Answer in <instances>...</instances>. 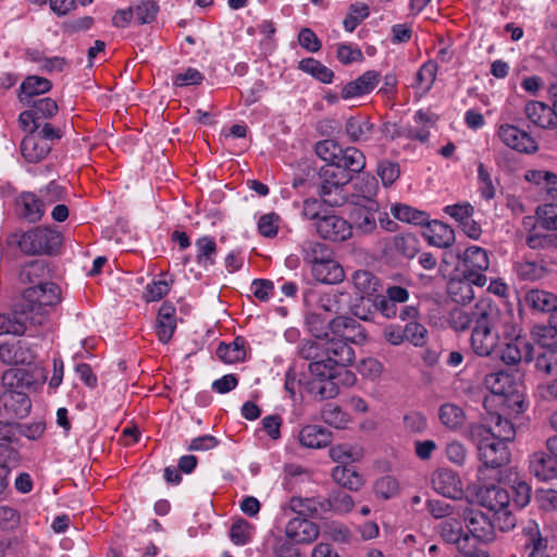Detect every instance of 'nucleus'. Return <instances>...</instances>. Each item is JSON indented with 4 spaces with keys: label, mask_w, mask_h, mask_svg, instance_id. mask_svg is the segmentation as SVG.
<instances>
[{
    "label": "nucleus",
    "mask_w": 557,
    "mask_h": 557,
    "mask_svg": "<svg viewBox=\"0 0 557 557\" xmlns=\"http://www.w3.org/2000/svg\"><path fill=\"white\" fill-rule=\"evenodd\" d=\"M434 491L444 497L457 499L462 495V485L459 476L450 469H438L432 475Z\"/></svg>",
    "instance_id": "obj_21"
},
{
    "label": "nucleus",
    "mask_w": 557,
    "mask_h": 557,
    "mask_svg": "<svg viewBox=\"0 0 557 557\" xmlns=\"http://www.w3.org/2000/svg\"><path fill=\"white\" fill-rule=\"evenodd\" d=\"M525 305L533 311L554 313L557 309V295L543 289H531L524 295Z\"/></svg>",
    "instance_id": "obj_35"
},
{
    "label": "nucleus",
    "mask_w": 557,
    "mask_h": 557,
    "mask_svg": "<svg viewBox=\"0 0 557 557\" xmlns=\"http://www.w3.org/2000/svg\"><path fill=\"white\" fill-rule=\"evenodd\" d=\"M347 298L345 293H325L319 297L318 307L325 312L338 314L346 308Z\"/></svg>",
    "instance_id": "obj_51"
},
{
    "label": "nucleus",
    "mask_w": 557,
    "mask_h": 557,
    "mask_svg": "<svg viewBox=\"0 0 557 557\" xmlns=\"http://www.w3.org/2000/svg\"><path fill=\"white\" fill-rule=\"evenodd\" d=\"M325 506H329V504L323 497H292L288 503V508L301 518H321L326 513Z\"/></svg>",
    "instance_id": "obj_27"
},
{
    "label": "nucleus",
    "mask_w": 557,
    "mask_h": 557,
    "mask_svg": "<svg viewBox=\"0 0 557 557\" xmlns=\"http://www.w3.org/2000/svg\"><path fill=\"white\" fill-rule=\"evenodd\" d=\"M484 384L495 396L507 397L516 392L512 376L503 370L488 373L484 379Z\"/></svg>",
    "instance_id": "obj_37"
},
{
    "label": "nucleus",
    "mask_w": 557,
    "mask_h": 557,
    "mask_svg": "<svg viewBox=\"0 0 557 557\" xmlns=\"http://www.w3.org/2000/svg\"><path fill=\"white\" fill-rule=\"evenodd\" d=\"M29 132L21 143V151L26 161L37 163L45 159L51 151V144L47 143L36 135V131L26 129Z\"/></svg>",
    "instance_id": "obj_25"
},
{
    "label": "nucleus",
    "mask_w": 557,
    "mask_h": 557,
    "mask_svg": "<svg viewBox=\"0 0 557 557\" xmlns=\"http://www.w3.org/2000/svg\"><path fill=\"white\" fill-rule=\"evenodd\" d=\"M496 134L506 147L519 153L533 154L539 151V144L533 136L513 124H500Z\"/></svg>",
    "instance_id": "obj_10"
},
{
    "label": "nucleus",
    "mask_w": 557,
    "mask_h": 557,
    "mask_svg": "<svg viewBox=\"0 0 557 557\" xmlns=\"http://www.w3.org/2000/svg\"><path fill=\"white\" fill-rule=\"evenodd\" d=\"M298 355L310 362L325 357L324 342L321 339H302L298 346Z\"/></svg>",
    "instance_id": "obj_55"
},
{
    "label": "nucleus",
    "mask_w": 557,
    "mask_h": 557,
    "mask_svg": "<svg viewBox=\"0 0 557 557\" xmlns=\"http://www.w3.org/2000/svg\"><path fill=\"white\" fill-rule=\"evenodd\" d=\"M314 151L319 158L326 162L325 165L335 166L341 153V146L332 139H323L315 144Z\"/></svg>",
    "instance_id": "obj_58"
},
{
    "label": "nucleus",
    "mask_w": 557,
    "mask_h": 557,
    "mask_svg": "<svg viewBox=\"0 0 557 557\" xmlns=\"http://www.w3.org/2000/svg\"><path fill=\"white\" fill-rule=\"evenodd\" d=\"M440 536L448 544H454L459 552L468 550L472 545L470 534L463 530L462 523L457 519H446L438 524Z\"/></svg>",
    "instance_id": "obj_24"
},
{
    "label": "nucleus",
    "mask_w": 557,
    "mask_h": 557,
    "mask_svg": "<svg viewBox=\"0 0 557 557\" xmlns=\"http://www.w3.org/2000/svg\"><path fill=\"white\" fill-rule=\"evenodd\" d=\"M438 418L441 422L450 430L459 429L466 421V414L462 408L451 403H446L440 407Z\"/></svg>",
    "instance_id": "obj_46"
},
{
    "label": "nucleus",
    "mask_w": 557,
    "mask_h": 557,
    "mask_svg": "<svg viewBox=\"0 0 557 557\" xmlns=\"http://www.w3.org/2000/svg\"><path fill=\"white\" fill-rule=\"evenodd\" d=\"M157 335L161 343L166 344L172 338L175 329V308L170 304H162L157 318Z\"/></svg>",
    "instance_id": "obj_36"
},
{
    "label": "nucleus",
    "mask_w": 557,
    "mask_h": 557,
    "mask_svg": "<svg viewBox=\"0 0 557 557\" xmlns=\"http://www.w3.org/2000/svg\"><path fill=\"white\" fill-rule=\"evenodd\" d=\"M299 69L324 84L332 83L334 77V72L331 69L313 58L301 60L299 62Z\"/></svg>",
    "instance_id": "obj_50"
},
{
    "label": "nucleus",
    "mask_w": 557,
    "mask_h": 557,
    "mask_svg": "<svg viewBox=\"0 0 557 557\" xmlns=\"http://www.w3.org/2000/svg\"><path fill=\"white\" fill-rule=\"evenodd\" d=\"M393 215L403 222L414 225H426L429 215L424 211L414 209L408 205L396 203L391 209Z\"/></svg>",
    "instance_id": "obj_48"
},
{
    "label": "nucleus",
    "mask_w": 557,
    "mask_h": 557,
    "mask_svg": "<svg viewBox=\"0 0 557 557\" xmlns=\"http://www.w3.org/2000/svg\"><path fill=\"white\" fill-rule=\"evenodd\" d=\"M325 502L329 504L325 506L326 512L332 510L338 513L349 512L355 504L351 496L341 490L332 491Z\"/></svg>",
    "instance_id": "obj_52"
},
{
    "label": "nucleus",
    "mask_w": 557,
    "mask_h": 557,
    "mask_svg": "<svg viewBox=\"0 0 557 557\" xmlns=\"http://www.w3.org/2000/svg\"><path fill=\"white\" fill-rule=\"evenodd\" d=\"M135 15V23L147 24L151 23L158 13V5L154 1L143 0L136 7L133 8Z\"/></svg>",
    "instance_id": "obj_62"
},
{
    "label": "nucleus",
    "mask_w": 557,
    "mask_h": 557,
    "mask_svg": "<svg viewBox=\"0 0 557 557\" xmlns=\"http://www.w3.org/2000/svg\"><path fill=\"white\" fill-rule=\"evenodd\" d=\"M319 196L325 205L341 207L347 201L346 186L351 176L332 165H323L319 171Z\"/></svg>",
    "instance_id": "obj_8"
},
{
    "label": "nucleus",
    "mask_w": 557,
    "mask_h": 557,
    "mask_svg": "<svg viewBox=\"0 0 557 557\" xmlns=\"http://www.w3.org/2000/svg\"><path fill=\"white\" fill-rule=\"evenodd\" d=\"M16 214L29 223H36L45 214V202L32 191H23L15 199Z\"/></svg>",
    "instance_id": "obj_20"
},
{
    "label": "nucleus",
    "mask_w": 557,
    "mask_h": 557,
    "mask_svg": "<svg viewBox=\"0 0 557 557\" xmlns=\"http://www.w3.org/2000/svg\"><path fill=\"white\" fill-rule=\"evenodd\" d=\"M298 438L307 448H322L331 444L332 433L321 425L310 424L300 430Z\"/></svg>",
    "instance_id": "obj_34"
},
{
    "label": "nucleus",
    "mask_w": 557,
    "mask_h": 557,
    "mask_svg": "<svg viewBox=\"0 0 557 557\" xmlns=\"http://www.w3.org/2000/svg\"><path fill=\"white\" fill-rule=\"evenodd\" d=\"M246 341L242 336L234 338L232 343H220L216 348L218 358L225 363H235L243 361L246 356Z\"/></svg>",
    "instance_id": "obj_41"
},
{
    "label": "nucleus",
    "mask_w": 557,
    "mask_h": 557,
    "mask_svg": "<svg viewBox=\"0 0 557 557\" xmlns=\"http://www.w3.org/2000/svg\"><path fill=\"white\" fill-rule=\"evenodd\" d=\"M420 250L418 237L411 233H400L389 237L384 245V252L412 259Z\"/></svg>",
    "instance_id": "obj_23"
},
{
    "label": "nucleus",
    "mask_w": 557,
    "mask_h": 557,
    "mask_svg": "<svg viewBox=\"0 0 557 557\" xmlns=\"http://www.w3.org/2000/svg\"><path fill=\"white\" fill-rule=\"evenodd\" d=\"M523 549L528 557H550L549 541L542 534L539 523L532 519L522 525Z\"/></svg>",
    "instance_id": "obj_14"
},
{
    "label": "nucleus",
    "mask_w": 557,
    "mask_h": 557,
    "mask_svg": "<svg viewBox=\"0 0 557 557\" xmlns=\"http://www.w3.org/2000/svg\"><path fill=\"white\" fill-rule=\"evenodd\" d=\"M61 301V289L52 282H41L26 288L22 305L29 314V323L34 326L44 325L48 321L50 310Z\"/></svg>",
    "instance_id": "obj_3"
},
{
    "label": "nucleus",
    "mask_w": 557,
    "mask_h": 557,
    "mask_svg": "<svg viewBox=\"0 0 557 557\" xmlns=\"http://www.w3.org/2000/svg\"><path fill=\"white\" fill-rule=\"evenodd\" d=\"M369 14V7L366 3L355 2L350 4L349 12L343 22L344 28L352 33Z\"/></svg>",
    "instance_id": "obj_57"
},
{
    "label": "nucleus",
    "mask_w": 557,
    "mask_h": 557,
    "mask_svg": "<svg viewBox=\"0 0 557 557\" xmlns=\"http://www.w3.org/2000/svg\"><path fill=\"white\" fill-rule=\"evenodd\" d=\"M447 293L457 304H468L474 298L473 287L465 276L463 278H451L447 284Z\"/></svg>",
    "instance_id": "obj_47"
},
{
    "label": "nucleus",
    "mask_w": 557,
    "mask_h": 557,
    "mask_svg": "<svg viewBox=\"0 0 557 557\" xmlns=\"http://www.w3.org/2000/svg\"><path fill=\"white\" fill-rule=\"evenodd\" d=\"M322 419L325 423L336 429H344L349 418L339 406L326 404L321 411Z\"/></svg>",
    "instance_id": "obj_59"
},
{
    "label": "nucleus",
    "mask_w": 557,
    "mask_h": 557,
    "mask_svg": "<svg viewBox=\"0 0 557 557\" xmlns=\"http://www.w3.org/2000/svg\"><path fill=\"white\" fill-rule=\"evenodd\" d=\"M485 429L493 434V437L503 442H511L516 437V430L512 422L506 418H503L497 412H487V417L484 418Z\"/></svg>",
    "instance_id": "obj_33"
},
{
    "label": "nucleus",
    "mask_w": 557,
    "mask_h": 557,
    "mask_svg": "<svg viewBox=\"0 0 557 557\" xmlns=\"http://www.w3.org/2000/svg\"><path fill=\"white\" fill-rule=\"evenodd\" d=\"M301 253L304 261L309 263L311 268L325 261L334 255L333 249L318 240H306L301 245Z\"/></svg>",
    "instance_id": "obj_39"
},
{
    "label": "nucleus",
    "mask_w": 557,
    "mask_h": 557,
    "mask_svg": "<svg viewBox=\"0 0 557 557\" xmlns=\"http://www.w3.org/2000/svg\"><path fill=\"white\" fill-rule=\"evenodd\" d=\"M480 504L492 512L510 506L509 493L499 485L482 487L478 493Z\"/></svg>",
    "instance_id": "obj_30"
},
{
    "label": "nucleus",
    "mask_w": 557,
    "mask_h": 557,
    "mask_svg": "<svg viewBox=\"0 0 557 557\" xmlns=\"http://www.w3.org/2000/svg\"><path fill=\"white\" fill-rule=\"evenodd\" d=\"M463 522L467 533L470 534V541L475 540L482 543H488L494 540L495 524L491 518L479 509L468 508L463 511Z\"/></svg>",
    "instance_id": "obj_12"
},
{
    "label": "nucleus",
    "mask_w": 557,
    "mask_h": 557,
    "mask_svg": "<svg viewBox=\"0 0 557 557\" xmlns=\"http://www.w3.org/2000/svg\"><path fill=\"white\" fill-rule=\"evenodd\" d=\"M532 336L542 348L557 349V324L549 318L547 325H535L532 329Z\"/></svg>",
    "instance_id": "obj_45"
},
{
    "label": "nucleus",
    "mask_w": 557,
    "mask_h": 557,
    "mask_svg": "<svg viewBox=\"0 0 557 557\" xmlns=\"http://www.w3.org/2000/svg\"><path fill=\"white\" fill-rule=\"evenodd\" d=\"M34 324L29 323V314L23 308L20 301L14 311L7 314H0V335L21 336L25 334Z\"/></svg>",
    "instance_id": "obj_19"
},
{
    "label": "nucleus",
    "mask_w": 557,
    "mask_h": 557,
    "mask_svg": "<svg viewBox=\"0 0 557 557\" xmlns=\"http://www.w3.org/2000/svg\"><path fill=\"white\" fill-rule=\"evenodd\" d=\"M525 180L536 185H544L549 199L557 198V174L549 171L532 170L525 173Z\"/></svg>",
    "instance_id": "obj_44"
},
{
    "label": "nucleus",
    "mask_w": 557,
    "mask_h": 557,
    "mask_svg": "<svg viewBox=\"0 0 557 557\" xmlns=\"http://www.w3.org/2000/svg\"><path fill=\"white\" fill-rule=\"evenodd\" d=\"M374 125L363 116H351L346 121L345 131L354 143L368 140L373 133Z\"/></svg>",
    "instance_id": "obj_43"
},
{
    "label": "nucleus",
    "mask_w": 557,
    "mask_h": 557,
    "mask_svg": "<svg viewBox=\"0 0 557 557\" xmlns=\"http://www.w3.org/2000/svg\"><path fill=\"white\" fill-rule=\"evenodd\" d=\"M523 113L528 121L541 129H553L557 127V117L554 113L553 104L537 100H529L523 108Z\"/></svg>",
    "instance_id": "obj_17"
},
{
    "label": "nucleus",
    "mask_w": 557,
    "mask_h": 557,
    "mask_svg": "<svg viewBox=\"0 0 557 557\" xmlns=\"http://www.w3.org/2000/svg\"><path fill=\"white\" fill-rule=\"evenodd\" d=\"M380 81V73L367 71L355 81L343 86L341 97L345 100L363 96L372 91Z\"/></svg>",
    "instance_id": "obj_26"
},
{
    "label": "nucleus",
    "mask_w": 557,
    "mask_h": 557,
    "mask_svg": "<svg viewBox=\"0 0 557 557\" xmlns=\"http://www.w3.org/2000/svg\"><path fill=\"white\" fill-rule=\"evenodd\" d=\"M308 369L311 379L306 380V391L309 394L319 400L332 399L339 394L335 380L341 372L327 358L310 362Z\"/></svg>",
    "instance_id": "obj_6"
},
{
    "label": "nucleus",
    "mask_w": 557,
    "mask_h": 557,
    "mask_svg": "<svg viewBox=\"0 0 557 557\" xmlns=\"http://www.w3.org/2000/svg\"><path fill=\"white\" fill-rule=\"evenodd\" d=\"M325 358H327L337 369L344 371L347 376L352 374L345 368L352 363L355 359V351L348 342L338 339L334 336L324 342Z\"/></svg>",
    "instance_id": "obj_16"
},
{
    "label": "nucleus",
    "mask_w": 557,
    "mask_h": 557,
    "mask_svg": "<svg viewBox=\"0 0 557 557\" xmlns=\"http://www.w3.org/2000/svg\"><path fill=\"white\" fill-rule=\"evenodd\" d=\"M376 190L377 182L374 177H371L366 184V191L368 196L354 203L349 213V223L352 225V230L355 228L356 232L361 235H370L377 227L376 214L380 211V206L377 201L372 199V196L376 194Z\"/></svg>",
    "instance_id": "obj_7"
},
{
    "label": "nucleus",
    "mask_w": 557,
    "mask_h": 557,
    "mask_svg": "<svg viewBox=\"0 0 557 557\" xmlns=\"http://www.w3.org/2000/svg\"><path fill=\"white\" fill-rule=\"evenodd\" d=\"M196 261L205 270L214 265L218 256L215 240L209 236H202L195 242Z\"/></svg>",
    "instance_id": "obj_40"
},
{
    "label": "nucleus",
    "mask_w": 557,
    "mask_h": 557,
    "mask_svg": "<svg viewBox=\"0 0 557 557\" xmlns=\"http://www.w3.org/2000/svg\"><path fill=\"white\" fill-rule=\"evenodd\" d=\"M529 470L540 481H548L557 478V456L549 450L535 451L530 455Z\"/></svg>",
    "instance_id": "obj_22"
},
{
    "label": "nucleus",
    "mask_w": 557,
    "mask_h": 557,
    "mask_svg": "<svg viewBox=\"0 0 557 557\" xmlns=\"http://www.w3.org/2000/svg\"><path fill=\"white\" fill-rule=\"evenodd\" d=\"M364 166L366 157L359 149L355 147H347L343 149L341 147V153H338L334 168L346 172L352 180L355 174L360 173Z\"/></svg>",
    "instance_id": "obj_32"
},
{
    "label": "nucleus",
    "mask_w": 557,
    "mask_h": 557,
    "mask_svg": "<svg viewBox=\"0 0 557 557\" xmlns=\"http://www.w3.org/2000/svg\"><path fill=\"white\" fill-rule=\"evenodd\" d=\"M485 319L488 325L474 337L476 356L490 357L498 350L500 360L507 366L532 361L533 345L522 335V327L510 309L503 308L499 315Z\"/></svg>",
    "instance_id": "obj_1"
},
{
    "label": "nucleus",
    "mask_w": 557,
    "mask_h": 557,
    "mask_svg": "<svg viewBox=\"0 0 557 557\" xmlns=\"http://www.w3.org/2000/svg\"><path fill=\"white\" fill-rule=\"evenodd\" d=\"M534 366L536 371L544 375L557 377V349H547L539 354Z\"/></svg>",
    "instance_id": "obj_56"
},
{
    "label": "nucleus",
    "mask_w": 557,
    "mask_h": 557,
    "mask_svg": "<svg viewBox=\"0 0 557 557\" xmlns=\"http://www.w3.org/2000/svg\"><path fill=\"white\" fill-rule=\"evenodd\" d=\"M437 64L433 61L425 62L416 73L413 87L422 91H429L435 81Z\"/></svg>",
    "instance_id": "obj_54"
},
{
    "label": "nucleus",
    "mask_w": 557,
    "mask_h": 557,
    "mask_svg": "<svg viewBox=\"0 0 557 557\" xmlns=\"http://www.w3.org/2000/svg\"><path fill=\"white\" fill-rule=\"evenodd\" d=\"M330 330L334 337L352 344H361L366 339L364 329L356 319L337 315L330 321Z\"/></svg>",
    "instance_id": "obj_15"
},
{
    "label": "nucleus",
    "mask_w": 557,
    "mask_h": 557,
    "mask_svg": "<svg viewBox=\"0 0 557 557\" xmlns=\"http://www.w3.org/2000/svg\"><path fill=\"white\" fill-rule=\"evenodd\" d=\"M319 236L325 240L342 243L352 236V225L342 216L326 214L315 223Z\"/></svg>",
    "instance_id": "obj_13"
},
{
    "label": "nucleus",
    "mask_w": 557,
    "mask_h": 557,
    "mask_svg": "<svg viewBox=\"0 0 557 557\" xmlns=\"http://www.w3.org/2000/svg\"><path fill=\"white\" fill-rule=\"evenodd\" d=\"M502 310L503 308L497 304L488 299H481L469 311L462 308L453 309L449 312L447 321L449 326L456 332H465L472 325L470 346L472 351L476 355L478 349L474 346V337L478 334L476 332L484 330V326L488 325L487 321L485 322L486 317L499 315Z\"/></svg>",
    "instance_id": "obj_5"
},
{
    "label": "nucleus",
    "mask_w": 557,
    "mask_h": 557,
    "mask_svg": "<svg viewBox=\"0 0 557 557\" xmlns=\"http://www.w3.org/2000/svg\"><path fill=\"white\" fill-rule=\"evenodd\" d=\"M311 274L315 281L323 284H338L345 278V272L341 263L332 255L325 261L311 268Z\"/></svg>",
    "instance_id": "obj_28"
},
{
    "label": "nucleus",
    "mask_w": 557,
    "mask_h": 557,
    "mask_svg": "<svg viewBox=\"0 0 557 557\" xmlns=\"http://www.w3.org/2000/svg\"><path fill=\"white\" fill-rule=\"evenodd\" d=\"M424 236L430 245L438 248H448L455 243V232L446 223L434 220L426 223Z\"/></svg>",
    "instance_id": "obj_31"
},
{
    "label": "nucleus",
    "mask_w": 557,
    "mask_h": 557,
    "mask_svg": "<svg viewBox=\"0 0 557 557\" xmlns=\"http://www.w3.org/2000/svg\"><path fill=\"white\" fill-rule=\"evenodd\" d=\"M462 261L463 271H486L490 267V258L485 249L478 246L468 247L462 255L458 253Z\"/></svg>",
    "instance_id": "obj_38"
},
{
    "label": "nucleus",
    "mask_w": 557,
    "mask_h": 557,
    "mask_svg": "<svg viewBox=\"0 0 557 557\" xmlns=\"http://www.w3.org/2000/svg\"><path fill=\"white\" fill-rule=\"evenodd\" d=\"M29 107L30 109L18 115V123L23 129L37 131L41 126V121L51 119L59 111L55 100L49 97L32 100Z\"/></svg>",
    "instance_id": "obj_11"
},
{
    "label": "nucleus",
    "mask_w": 557,
    "mask_h": 557,
    "mask_svg": "<svg viewBox=\"0 0 557 557\" xmlns=\"http://www.w3.org/2000/svg\"><path fill=\"white\" fill-rule=\"evenodd\" d=\"M515 271L522 281L534 282L547 274V269L542 262L523 260L515 264Z\"/></svg>",
    "instance_id": "obj_49"
},
{
    "label": "nucleus",
    "mask_w": 557,
    "mask_h": 557,
    "mask_svg": "<svg viewBox=\"0 0 557 557\" xmlns=\"http://www.w3.org/2000/svg\"><path fill=\"white\" fill-rule=\"evenodd\" d=\"M333 480L350 491H358L363 485L362 476L351 466L338 465L332 470Z\"/></svg>",
    "instance_id": "obj_42"
},
{
    "label": "nucleus",
    "mask_w": 557,
    "mask_h": 557,
    "mask_svg": "<svg viewBox=\"0 0 557 557\" xmlns=\"http://www.w3.org/2000/svg\"><path fill=\"white\" fill-rule=\"evenodd\" d=\"M252 527L244 519L236 520L230 530L231 541L236 545H246L251 540Z\"/></svg>",
    "instance_id": "obj_63"
},
{
    "label": "nucleus",
    "mask_w": 557,
    "mask_h": 557,
    "mask_svg": "<svg viewBox=\"0 0 557 557\" xmlns=\"http://www.w3.org/2000/svg\"><path fill=\"white\" fill-rule=\"evenodd\" d=\"M336 58L344 65L362 62L364 59L361 49L351 44H338L336 46Z\"/></svg>",
    "instance_id": "obj_61"
},
{
    "label": "nucleus",
    "mask_w": 557,
    "mask_h": 557,
    "mask_svg": "<svg viewBox=\"0 0 557 557\" xmlns=\"http://www.w3.org/2000/svg\"><path fill=\"white\" fill-rule=\"evenodd\" d=\"M468 438L476 446L478 457L483 467L498 469L509 463L511 455L507 443L493 437L485 429V424H470Z\"/></svg>",
    "instance_id": "obj_4"
},
{
    "label": "nucleus",
    "mask_w": 557,
    "mask_h": 557,
    "mask_svg": "<svg viewBox=\"0 0 557 557\" xmlns=\"http://www.w3.org/2000/svg\"><path fill=\"white\" fill-rule=\"evenodd\" d=\"M287 540L294 544H310L319 536V527L307 518L295 517L285 527Z\"/></svg>",
    "instance_id": "obj_18"
},
{
    "label": "nucleus",
    "mask_w": 557,
    "mask_h": 557,
    "mask_svg": "<svg viewBox=\"0 0 557 557\" xmlns=\"http://www.w3.org/2000/svg\"><path fill=\"white\" fill-rule=\"evenodd\" d=\"M536 215L540 224L546 230L557 231V205L545 203L539 206Z\"/></svg>",
    "instance_id": "obj_64"
},
{
    "label": "nucleus",
    "mask_w": 557,
    "mask_h": 557,
    "mask_svg": "<svg viewBox=\"0 0 557 557\" xmlns=\"http://www.w3.org/2000/svg\"><path fill=\"white\" fill-rule=\"evenodd\" d=\"M351 281L362 296H370L375 293L379 284V280L367 270L355 271Z\"/></svg>",
    "instance_id": "obj_53"
},
{
    "label": "nucleus",
    "mask_w": 557,
    "mask_h": 557,
    "mask_svg": "<svg viewBox=\"0 0 557 557\" xmlns=\"http://www.w3.org/2000/svg\"><path fill=\"white\" fill-rule=\"evenodd\" d=\"M403 330L406 342H409L416 347H422L426 344L428 330L417 320L406 323Z\"/></svg>",
    "instance_id": "obj_60"
},
{
    "label": "nucleus",
    "mask_w": 557,
    "mask_h": 557,
    "mask_svg": "<svg viewBox=\"0 0 557 557\" xmlns=\"http://www.w3.org/2000/svg\"><path fill=\"white\" fill-rule=\"evenodd\" d=\"M4 391L0 395V416L7 419H22L30 410L32 403L23 391L30 382L23 369H9L2 375Z\"/></svg>",
    "instance_id": "obj_2"
},
{
    "label": "nucleus",
    "mask_w": 557,
    "mask_h": 557,
    "mask_svg": "<svg viewBox=\"0 0 557 557\" xmlns=\"http://www.w3.org/2000/svg\"><path fill=\"white\" fill-rule=\"evenodd\" d=\"M51 88L52 83L48 78L29 75L22 82L17 97L21 103L30 106V101L34 100L36 96L46 94L50 91Z\"/></svg>",
    "instance_id": "obj_29"
},
{
    "label": "nucleus",
    "mask_w": 557,
    "mask_h": 557,
    "mask_svg": "<svg viewBox=\"0 0 557 557\" xmlns=\"http://www.w3.org/2000/svg\"><path fill=\"white\" fill-rule=\"evenodd\" d=\"M62 244V235L59 231L37 226L23 233L17 245L26 255H52Z\"/></svg>",
    "instance_id": "obj_9"
}]
</instances>
